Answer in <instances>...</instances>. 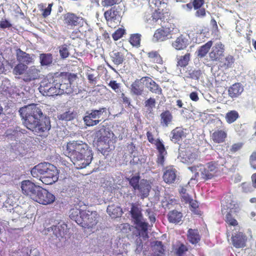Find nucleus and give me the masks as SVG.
I'll list each match as a JSON object with an SVG mask.
<instances>
[{"mask_svg": "<svg viewBox=\"0 0 256 256\" xmlns=\"http://www.w3.org/2000/svg\"><path fill=\"white\" fill-rule=\"evenodd\" d=\"M19 112L24 120V126L36 134L40 135L41 133L50 130V120L44 116L38 104L26 106L20 109Z\"/></svg>", "mask_w": 256, "mask_h": 256, "instance_id": "f257e3e1", "label": "nucleus"}, {"mask_svg": "<svg viewBox=\"0 0 256 256\" xmlns=\"http://www.w3.org/2000/svg\"><path fill=\"white\" fill-rule=\"evenodd\" d=\"M76 76L68 73L61 74L58 76L44 79L41 82L38 89L42 94L46 96L60 95L69 94L72 91V84L76 80Z\"/></svg>", "mask_w": 256, "mask_h": 256, "instance_id": "f03ea898", "label": "nucleus"}, {"mask_svg": "<svg viewBox=\"0 0 256 256\" xmlns=\"http://www.w3.org/2000/svg\"><path fill=\"white\" fill-rule=\"evenodd\" d=\"M68 156L77 168H86L92 162V152L88 146L82 142H72L67 144Z\"/></svg>", "mask_w": 256, "mask_h": 256, "instance_id": "7ed1b4c3", "label": "nucleus"}, {"mask_svg": "<svg viewBox=\"0 0 256 256\" xmlns=\"http://www.w3.org/2000/svg\"><path fill=\"white\" fill-rule=\"evenodd\" d=\"M31 174L34 178L39 179L45 184H52L58 178L57 168L49 163L40 164L31 170Z\"/></svg>", "mask_w": 256, "mask_h": 256, "instance_id": "20e7f679", "label": "nucleus"}, {"mask_svg": "<svg viewBox=\"0 0 256 256\" xmlns=\"http://www.w3.org/2000/svg\"><path fill=\"white\" fill-rule=\"evenodd\" d=\"M188 168L194 174V178L192 177L191 180L193 179L197 180L210 179L220 173V166L215 162H208L206 166L200 164L189 167Z\"/></svg>", "mask_w": 256, "mask_h": 256, "instance_id": "39448f33", "label": "nucleus"}, {"mask_svg": "<svg viewBox=\"0 0 256 256\" xmlns=\"http://www.w3.org/2000/svg\"><path fill=\"white\" fill-rule=\"evenodd\" d=\"M222 212L224 216L225 220L229 227L236 226L238 222L235 219V216L239 210L237 202L230 196H226L222 201Z\"/></svg>", "mask_w": 256, "mask_h": 256, "instance_id": "423d86ee", "label": "nucleus"}, {"mask_svg": "<svg viewBox=\"0 0 256 256\" xmlns=\"http://www.w3.org/2000/svg\"><path fill=\"white\" fill-rule=\"evenodd\" d=\"M106 114V109L105 108L88 111L84 118V122L88 126H96L105 118Z\"/></svg>", "mask_w": 256, "mask_h": 256, "instance_id": "0eeeda50", "label": "nucleus"}, {"mask_svg": "<svg viewBox=\"0 0 256 256\" xmlns=\"http://www.w3.org/2000/svg\"><path fill=\"white\" fill-rule=\"evenodd\" d=\"M98 216L96 212L82 210L80 213L82 220L80 224L88 228H94L98 224Z\"/></svg>", "mask_w": 256, "mask_h": 256, "instance_id": "6e6552de", "label": "nucleus"}, {"mask_svg": "<svg viewBox=\"0 0 256 256\" xmlns=\"http://www.w3.org/2000/svg\"><path fill=\"white\" fill-rule=\"evenodd\" d=\"M122 9L120 6H114L104 13V16L109 26L114 28L120 22Z\"/></svg>", "mask_w": 256, "mask_h": 256, "instance_id": "1a4fd4ad", "label": "nucleus"}, {"mask_svg": "<svg viewBox=\"0 0 256 256\" xmlns=\"http://www.w3.org/2000/svg\"><path fill=\"white\" fill-rule=\"evenodd\" d=\"M130 213L132 220L136 224V227L140 228L141 230L144 232L142 234L144 235V236L147 238L148 234L146 232L148 230V224L142 216L140 209L138 207L132 205L130 210Z\"/></svg>", "mask_w": 256, "mask_h": 256, "instance_id": "9d476101", "label": "nucleus"}, {"mask_svg": "<svg viewBox=\"0 0 256 256\" xmlns=\"http://www.w3.org/2000/svg\"><path fill=\"white\" fill-rule=\"evenodd\" d=\"M178 30L174 28L173 24L157 30L153 38L155 42H162L172 38V35L178 33Z\"/></svg>", "mask_w": 256, "mask_h": 256, "instance_id": "9b49d317", "label": "nucleus"}, {"mask_svg": "<svg viewBox=\"0 0 256 256\" xmlns=\"http://www.w3.org/2000/svg\"><path fill=\"white\" fill-rule=\"evenodd\" d=\"M55 196L46 189L40 188L37 191L34 200L38 202L40 204L46 205L50 204L54 202Z\"/></svg>", "mask_w": 256, "mask_h": 256, "instance_id": "f8f14e48", "label": "nucleus"}, {"mask_svg": "<svg viewBox=\"0 0 256 256\" xmlns=\"http://www.w3.org/2000/svg\"><path fill=\"white\" fill-rule=\"evenodd\" d=\"M40 186H36L29 180H24L21 182V188L22 193L34 200L37 191Z\"/></svg>", "mask_w": 256, "mask_h": 256, "instance_id": "ddd939ff", "label": "nucleus"}, {"mask_svg": "<svg viewBox=\"0 0 256 256\" xmlns=\"http://www.w3.org/2000/svg\"><path fill=\"white\" fill-rule=\"evenodd\" d=\"M64 23L70 26H82L84 25V20L80 16H78L73 13H67L64 16Z\"/></svg>", "mask_w": 256, "mask_h": 256, "instance_id": "4468645a", "label": "nucleus"}, {"mask_svg": "<svg viewBox=\"0 0 256 256\" xmlns=\"http://www.w3.org/2000/svg\"><path fill=\"white\" fill-rule=\"evenodd\" d=\"M96 135L98 142H103L104 144H108V145H110V143L112 142L114 136L112 132L104 128L98 131Z\"/></svg>", "mask_w": 256, "mask_h": 256, "instance_id": "2eb2a0df", "label": "nucleus"}, {"mask_svg": "<svg viewBox=\"0 0 256 256\" xmlns=\"http://www.w3.org/2000/svg\"><path fill=\"white\" fill-rule=\"evenodd\" d=\"M224 46L220 42H217L212 46L209 56L212 60H220L224 52Z\"/></svg>", "mask_w": 256, "mask_h": 256, "instance_id": "dca6fc26", "label": "nucleus"}, {"mask_svg": "<svg viewBox=\"0 0 256 256\" xmlns=\"http://www.w3.org/2000/svg\"><path fill=\"white\" fill-rule=\"evenodd\" d=\"M143 84L150 92L156 94H160L162 89L156 82L149 77H143Z\"/></svg>", "mask_w": 256, "mask_h": 256, "instance_id": "f3484780", "label": "nucleus"}, {"mask_svg": "<svg viewBox=\"0 0 256 256\" xmlns=\"http://www.w3.org/2000/svg\"><path fill=\"white\" fill-rule=\"evenodd\" d=\"M16 58L20 63L30 64L34 63V58L32 56L22 51L20 49H18L16 50Z\"/></svg>", "mask_w": 256, "mask_h": 256, "instance_id": "a211bd4d", "label": "nucleus"}, {"mask_svg": "<svg viewBox=\"0 0 256 256\" xmlns=\"http://www.w3.org/2000/svg\"><path fill=\"white\" fill-rule=\"evenodd\" d=\"M196 158L195 152H192L190 150H186L185 152L180 154L179 158L180 160L185 164H190L192 163Z\"/></svg>", "mask_w": 256, "mask_h": 256, "instance_id": "6ab92c4d", "label": "nucleus"}, {"mask_svg": "<svg viewBox=\"0 0 256 256\" xmlns=\"http://www.w3.org/2000/svg\"><path fill=\"white\" fill-rule=\"evenodd\" d=\"M150 188V182L146 180H142L138 186L137 190H138L141 198H144L148 196Z\"/></svg>", "mask_w": 256, "mask_h": 256, "instance_id": "aec40b11", "label": "nucleus"}, {"mask_svg": "<svg viewBox=\"0 0 256 256\" xmlns=\"http://www.w3.org/2000/svg\"><path fill=\"white\" fill-rule=\"evenodd\" d=\"M188 44V40L186 36L181 34L172 42V46L177 50L184 49Z\"/></svg>", "mask_w": 256, "mask_h": 256, "instance_id": "412c9836", "label": "nucleus"}, {"mask_svg": "<svg viewBox=\"0 0 256 256\" xmlns=\"http://www.w3.org/2000/svg\"><path fill=\"white\" fill-rule=\"evenodd\" d=\"M156 145L158 151L157 163L159 165L164 166V156L167 154L166 151L165 150L164 145L160 140L156 141Z\"/></svg>", "mask_w": 256, "mask_h": 256, "instance_id": "4be33fe9", "label": "nucleus"}, {"mask_svg": "<svg viewBox=\"0 0 256 256\" xmlns=\"http://www.w3.org/2000/svg\"><path fill=\"white\" fill-rule=\"evenodd\" d=\"M232 238L233 244L236 248H240L245 246L246 238L242 232L232 234Z\"/></svg>", "mask_w": 256, "mask_h": 256, "instance_id": "5701e85b", "label": "nucleus"}, {"mask_svg": "<svg viewBox=\"0 0 256 256\" xmlns=\"http://www.w3.org/2000/svg\"><path fill=\"white\" fill-rule=\"evenodd\" d=\"M244 90V88L240 83H236L230 86L228 90L229 96L234 98L239 96Z\"/></svg>", "mask_w": 256, "mask_h": 256, "instance_id": "b1692460", "label": "nucleus"}, {"mask_svg": "<svg viewBox=\"0 0 256 256\" xmlns=\"http://www.w3.org/2000/svg\"><path fill=\"white\" fill-rule=\"evenodd\" d=\"M40 70L34 66L30 67L25 73L23 80L25 82H30L39 77Z\"/></svg>", "mask_w": 256, "mask_h": 256, "instance_id": "393cba45", "label": "nucleus"}, {"mask_svg": "<svg viewBox=\"0 0 256 256\" xmlns=\"http://www.w3.org/2000/svg\"><path fill=\"white\" fill-rule=\"evenodd\" d=\"M176 170L172 167L168 168L164 174L163 178L166 183H172L176 178Z\"/></svg>", "mask_w": 256, "mask_h": 256, "instance_id": "a878e982", "label": "nucleus"}, {"mask_svg": "<svg viewBox=\"0 0 256 256\" xmlns=\"http://www.w3.org/2000/svg\"><path fill=\"white\" fill-rule=\"evenodd\" d=\"M151 244L154 252L152 256H166L165 250L161 242L155 241L152 242Z\"/></svg>", "mask_w": 256, "mask_h": 256, "instance_id": "bb28decb", "label": "nucleus"}, {"mask_svg": "<svg viewBox=\"0 0 256 256\" xmlns=\"http://www.w3.org/2000/svg\"><path fill=\"white\" fill-rule=\"evenodd\" d=\"M160 124L162 126L168 127L172 121L173 116L168 110L162 112L160 115Z\"/></svg>", "mask_w": 256, "mask_h": 256, "instance_id": "cd10ccee", "label": "nucleus"}, {"mask_svg": "<svg viewBox=\"0 0 256 256\" xmlns=\"http://www.w3.org/2000/svg\"><path fill=\"white\" fill-rule=\"evenodd\" d=\"M107 212L112 218L121 216L122 212L120 206L114 204L110 205L107 208Z\"/></svg>", "mask_w": 256, "mask_h": 256, "instance_id": "c85d7f7f", "label": "nucleus"}, {"mask_svg": "<svg viewBox=\"0 0 256 256\" xmlns=\"http://www.w3.org/2000/svg\"><path fill=\"white\" fill-rule=\"evenodd\" d=\"M143 78L140 80H137L134 82L131 86V90L136 95H140L143 91Z\"/></svg>", "mask_w": 256, "mask_h": 256, "instance_id": "c756f323", "label": "nucleus"}, {"mask_svg": "<svg viewBox=\"0 0 256 256\" xmlns=\"http://www.w3.org/2000/svg\"><path fill=\"white\" fill-rule=\"evenodd\" d=\"M211 137L215 142H223L226 137V133L223 130H218L212 134Z\"/></svg>", "mask_w": 256, "mask_h": 256, "instance_id": "7c9ffc66", "label": "nucleus"}, {"mask_svg": "<svg viewBox=\"0 0 256 256\" xmlns=\"http://www.w3.org/2000/svg\"><path fill=\"white\" fill-rule=\"evenodd\" d=\"M184 130L180 127H177L171 132L172 140L174 142L180 140L182 137L185 136Z\"/></svg>", "mask_w": 256, "mask_h": 256, "instance_id": "2f4dec72", "label": "nucleus"}, {"mask_svg": "<svg viewBox=\"0 0 256 256\" xmlns=\"http://www.w3.org/2000/svg\"><path fill=\"white\" fill-rule=\"evenodd\" d=\"M188 238L192 244L198 243L200 239L199 232L197 230L190 229L188 232Z\"/></svg>", "mask_w": 256, "mask_h": 256, "instance_id": "473e14b6", "label": "nucleus"}, {"mask_svg": "<svg viewBox=\"0 0 256 256\" xmlns=\"http://www.w3.org/2000/svg\"><path fill=\"white\" fill-rule=\"evenodd\" d=\"M168 217L170 222L178 224L181 221L182 215L180 212L176 210H172L168 214Z\"/></svg>", "mask_w": 256, "mask_h": 256, "instance_id": "72a5a7b5", "label": "nucleus"}, {"mask_svg": "<svg viewBox=\"0 0 256 256\" xmlns=\"http://www.w3.org/2000/svg\"><path fill=\"white\" fill-rule=\"evenodd\" d=\"M212 42L208 41L206 44L200 46L197 51L198 56L199 58L204 57L208 53L210 48L212 47Z\"/></svg>", "mask_w": 256, "mask_h": 256, "instance_id": "f704fd0d", "label": "nucleus"}, {"mask_svg": "<svg viewBox=\"0 0 256 256\" xmlns=\"http://www.w3.org/2000/svg\"><path fill=\"white\" fill-rule=\"evenodd\" d=\"M40 64L42 66H48L52 64V56L50 54H42L40 56Z\"/></svg>", "mask_w": 256, "mask_h": 256, "instance_id": "c9c22d12", "label": "nucleus"}, {"mask_svg": "<svg viewBox=\"0 0 256 256\" xmlns=\"http://www.w3.org/2000/svg\"><path fill=\"white\" fill-rule=\"evenodd\" d=\"M190 54L187 52L184 56H179L177 57L178 66L180 67L186 66L188 64L190 61Z\"/></svg>", "mask_w": 256, "mask_h": 256, "instance_id": "e433bc0d", "label": "nucleus"}, {"mask_svg": "<svg viewBox=\"0 0 256 256\" xmlns=\"http://www.w3.org/2000/svg\"><path fill=\"white\" fill-rule=\"evenodd\" d=\"M150 60L157 64H162V60L160 55L156 51H152L146 52Z\"/></svg>", "mask_w": 256, "mask_h": 256, "instance_id": "4c0bfd02", "label": "nucleus"}, {"mask_svg": "<svg viewBox=\"0 0 256 256\" xmlns=\"http://www.w3.org/2000/svg\"><path fill=\"white\" fill-rule=\"evenodd\" d=\"M239 118V114L236 110H230L226 114V120L228 124L234 122Z\"/></svg>", "mask_w": 256, "mask_h": 256, "instance_id": "58836bf2", "label": "nucleus"}, {"mask_svg": "<svg viewBox=\"0 0 256 256\" xmlns=\"http://www.w3.org/2000/svg\"><path fill=\"white\" fill-rule=\"evenodd\" d=\"M76 114L72 110H69L60 114L58 116V118L62 120L70 121L73 120Z\"/></svg>", "mask_w": 256, "mask_h": 256, "instance_id": "ea45409f", "label": "nucleus"}, {"mask_svg": "<svg viewBox=\"0 0 256 256\" xmlns=\"http://www.w3.org/2000/svg\"><path fill=\"white\" fill-rule=\"evenodd\" d=\"M110 57L112 62L117 65L122 64L124 60V56L119 52H113L110 54Z\"/></svg>", "mask_w": 256, "mask_h": 256, "instance_id": "a19ab883", "label": "nucleus"}, {"mask_svg": "<svg viewBox=\"0 0 256 256\" xmlns=\"http://www.w3.org/2000/svg\"><path fill=\"white\" fill-rule=\"evenodd\" d=\"M28 66L26 64L22 63L18 64L13 69V73L15 75H22L25 74V72L28 69Z\"/></svg>", "mask_w": 256, "mask_h": 256, "instance_id": "79ce46f5", "label": "nucleus"}, {"mask_svg": "<svg viewBox=\"0 0 256 256\" xmlns=\"http://www.w3.org/2000/svg\"><path fill=\"white\" fill-rule=\"evenodd\" d=\"M82 211V210L80 211L77 208H74L70 211V218L71 219L74 220L76 222L79 224L82 220L80 218V213Z\"/></svg>", "mask_w": 256, "mask_h": 256, "instance_id": "37998d69", "label": "nucleus"}, {"mask_svg": "<svg viewBox=\"0 0 256 256\" xmlns=\"http://www.w3.org/2000/svg\"><path fill=\"white\" fill-rule=\"evenodd\" d=\"M6 195L4 206L8 207V206H13L16 202L18 198L11 192L8 193Z\"/></svg>", "mask_w": 256, "mask_h": 256, "instance_id": "c03bdc74", "label": "nucleus"}, {"mask_svg": "<svg viewBox=\"0 0 256 256\" xmlns=\"http://www.w3.org/2000/svg\"><path fill=\"white\" fill-rule=\"evenodd\" d=\"M222 62V67L225 68H230L234 62V59L232 56L228 55L225 58Z\"/></svg>", "mask_w": 256, "mask_h": 256, "instance_id": "a18cd8bd", "label": "nucleus"}, {"mask_svg": "<svg viewBox=\"0 0 256 256\" xmlns=\"http://www.w3.org/2000/svg\"><path fill=\"white\" fill-rule=\"evenodd\" d=\"M140 36L138 34L132 35L130 38V42L133 46H138L140 44Z\"/></svg>", "mask_w": 256, "mask_h": 256, "instance_id": "49530a36", "label": "nucleus"}, {"mask_svg": "<svg viewBox=\"0 0 256 256\" xmlns=\"http://www.w3.org/2000/svg\"><path fill=\"white\" fill-rule=\"evenodd\" d=\"M160 19V12L155 11L151 16L150 18L148 20V22L152 24V25H154V24L158 22Z\"/></svg>", "mask_w": 256, "mask_h": 256, "instance_id": "de8ad7c7", "label": "nucleus"}, {"mask_svg": "<svg viewBox=\"0 0 256 256\" xmlns=\"http://www.w3.org/2000/svg\"><path fill=\"white\" fill-rule=\"evenodd\" d=\"M60 54L62 58H66L69 56L68 48L66 45H62L60 47Z\"/></svg>", "mask_w": 256, "mask_h": 256, "instance_id": "09e8293b", "label": "nucleus"}, {"mask_svg": "<svg viewBox=\"0 0 256 256\" xmlns=\"http://www.w3.org/2000/svg\"><path fill=\"white\" fill-rule=\"evenodd\" d=\"M52 230L56 236L58 238L62 236L64 234V229L62 226H54L52 228Z\"/></svg>", "mask_w": 256, "mask_h": 256, "instance_id": "8fccbe9b", "label": "nucleus"}, {"mask_svg": "<svg viewBox=\"0 0 256 256\" xmlns=\"http://www.w3.org/2000/svg\"><path fill=\"white\" fill-rule=\"evenodd\" d=\"M140 177L138 176H134L129 180L130 184L132 186L134 190L138 189Z\"/></svg>", "mask_w": 256, "mask_h": 256, "instance_id": "3c124183", "label": "nucleus"}, {"mask_svg": "<svg viewBox=\"0 0 256 256\" xmlns=\"http://www.w3.org/2000/svg\"><path fill=\"white\" fill-rule=\"evenodd\" d=\"M125 30L123 28H118L113 34L112 38L114 40H116L121 38L124 34Z\"/></svg>", "mask_w": 256, "mask_h": 256, "instance_id": "603ef678", "label": "nucleus"}, {"mask_svg": "<svg viewBox=\"0 0 256 256\" xmlns=\"http://www.w3.org/2000/svg\"><path fill=\"white\" fill-rule=\"evenodd\" d=\"M156 100L154 98H150L145 102L146 106L150 110L155 106Z\"/></svg>", "mask_w": 256, "mask_h": 256, "instance_id": "864d4df0", "label": "nucleus"}, {"mask_svg": "<svg viewBox=\"0 0 256 256\" xmlns=\"http://www.w3.org/2000/svg\"><path fill=\"white\" fill-rule=\"evenodd\" d=\"M118 0H102V4L104 6H110L116 4Z\"/></svg>", "mask_w": 256, "mask_h": 256, "instance_id": "5fc2aeb1", "label": "nucleus"}, {"mask_svg": "<svg viewBox=\"0 0 256 256\" xmlns=\"http://www.w3.org/2000/svg\"><path fill=\"white\" fill-rule=\"evenodd\" d=\"M109 86L116 92H118L120 90V84L115 80H111L109 84Z\"/></svg>", "mask_w": 256, "mask_h": 256, "instance_id": "6e6d98bb", "label": "nucleus"}, {"mask_svg": "<svg viewBox=\"0 0 256 256\" xmlns=\"http://www.w3.org/2000/svg\"><path fill=\"white\" fill-rule=\"evenodd\" d=\"M242 146H243V144L242 142L236 143L232 145V146L230 149V150L232 152H235L238 151V150H240L242 148Z\"/></svg>", "mask_w": 256, "mask_h": 256, "instance_id": "4d7b16f0", "label": "nucleus"}, {"mask_svg": "<svg viewBox=\"0 0 256 256\" xmlns=\"http://www.w3.org/2000/svg\"><path fill=\"white\" fill-rule=\"evenodd\" d=\"M204 0H194L193 2V6L195 10L200 8L204 4Z\"/></svg>", "mask_w": 256, "mask_h": 256, "instance_id": "13d9d810", "label": "nucleus"}, {"mask_svg": "<svg viewBox=\"0 0 256 256\" xmlns=\"http://www.w3.org/2000/svg\"><path fill=\"white\" fill-rule=\"evenodd\" d=\"M146 216L148 217V218L152 223L155 222L156 218L154 216V212L152 211H151L149 208L146 210Z\"/></svg>", "mask_w": 256, "mask_h": 256, "instance_id": "bf43d9fd", "label": "nucleus"}, {"mask_svg": "<svg viewBox=\"0 0 256 256\" xmlns=\"http://www.w3.org/2000/svg\"><path fill=\"white\" fill-rule=\"evenodd\" d=\"M250 164L251 166L256 169V152H253L250 158Z\"/></svg>", "mask_w": 256, "mask_h": 256, "instance_id": "052dcab7", "label": "nucleus"}, {"mask_svg": "<svg viewBox=\"0 0 256 256\" xmlns=\"http://www.w3.org/2000/svg\"><path fill=\"white\" fill-rule=\"evenodd\" d=\"M187 250V248L186 246L182 244L178 249L176 254L178 256H184V252Z\"/></svg>", "mask_w": 256, "mask_h": 256, "instance_id": "680f3d73", "label": "nucleus"}, {"mask_svg": "<svg viewBox=\"0 0 256 256\" xmlns=\"http://www.w3.org/2000/svg\"><path fill=\"white\" fill-rule=\"evenodd\" d=\"M196 16L199 18H204L206 16V10L204 8L197 9Z\"/></svg>", "mask_w": 256, "mask_h": 256, "instance_id": "e2e57ef3", "label": "nucleus"}, {"mask_svg": "<svg viewBox=\"0 0 256 256\" xmlns=\"http://www.w3.org/2000/svg\"><path fill=\"white\" fill-rule=\"evenodd\" d=\"M52 6V4H48V7L44 10V12L42 14L44 17H46L50 14Z\"/></svg>", "mask_w": 256, "mask_h": 256, "instance_id": "0e129e2a", "label": "nucleus"}, {"mask_svg": "<svg viewBox=\"0 0 256 256\" xmlns=\"http://www.w3.org/2000/svg\"><path fill=\"white\" fill-rule=\"evenodd\" d=\"M182 200L184 201L186 203H188L192 199L189 194L187 193H184L183 194L181 195Z\"/></svg>", "mask_w": 256, "mask_h": 256, "instance_id": "69168bd1", "label": "nucleus"}, {"mask_svg": "<svg viewBox=\"0 0 256 256\" xmlns=\"http://www.w3.org/2000/svg\"><path fill=\"white\" fill-rule=\"evenodd\" d=\"M11 26V24L6 20H2L0 22V27L4 28H9Z\"/></svg>", "mask_w": 256, "mask_h": 256, "instance_id": "338daca9", "label": "nucleus"}, {"mask_svg": "<svg viewBox=\"0 0 256 256\" xmlns=\"http://www.w3.org/2000/svg\"><path fill=\"white\" fill-rule=\"evenodd\" d=\"M190 98L194 102H197L199 100V98L198 96V93L196 92H192L190 94Z\"/></svg>", "mask_w": 256, "mask_h": 256, "instance_id": "774afa93", "label": "nucleus"}]
</instances>
